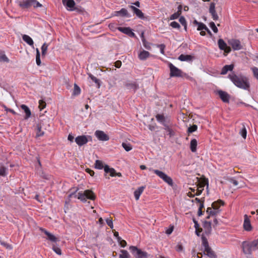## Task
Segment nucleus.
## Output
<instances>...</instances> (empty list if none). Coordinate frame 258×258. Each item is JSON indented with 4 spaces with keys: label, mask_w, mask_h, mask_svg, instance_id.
<instances>
[{
    "label": "nucleus",
    "mask_w": 258,
    "mask_h": 258,
    "mask_svg": "<svg viewBox=\"0 0 258 258\" xmlns=\"http://www.w3.org/2000/svg\"><path fill=\"white\" fill-rule=\"evenodd\" d=\"M228 78L238 88L247 90L250 87L248 79L242 75H237L235 73L229 74Z\"/></svg>",
    "instance_id": "obj_1"
},
{
    "label": "nucleus",
    "mask_w": 258,
    "mask_h": 258,
    "mask_svg": "<svg viewBox=\"0 0 258 258\" xmlns=\"http://www.w3.org/2000/svg\"><path fill=\"white\" fill-rule=\"evenodd\" d=\"M243 252L246 254H251V253L258 249V239L252 241H244L242 243Z\"/></svg>",
    "instance_id": "obj_2"
},
{
    "label": "nucleus",
    "mask_w": 258,
    "mask_h": 258,
    "mask_svg": "<svg viewBox=\"0 0 258 258\" xmlns=\"http://www.w3.org/2000/svg\"><path fill=\"white\" fill-rule=\"evenodd\" d=\"M74 196H75V197H77L78 199L84 203L86 202L87 199L92 200H94L95 199V195L93 191L90 190H85L83 192H79L77 195H75V193H72L69 195V197L72 198Z\"/></svg>",
    "instance_id": "obj_3"
},
{
    "label": "nucleus",
    "mask_w": 258,
    "mask_h": 258,
    "mask_svg": "<svg viewBox=\"0 0 258 258\" xmlns=\"http://www.w3.org/2000/svg\"><path fill=\"white\" fill-rule=\"evenodd\" d=\"M19 6L23 9H27L33 6L34 8L41 7L42 5L37 0H23L18 2Z\"/></svg>",
    "instance_id": "obj_4"
},
{
    "label": "nucleus",
    "mask_w": 258,
    "mask_h": 258,
    "mask_svg": "<svg viewBox=\"0 0 258 258\" xmlns=\"http://www.w3.org/2000/svg\"><path fill=\"white\" fill-rule=\"evenodd\" d=\"M150 170H152L154 173L161 178L164 182L167 183L169 185L173 186V182L172 179L164 172L156 169H150Z\"/></svg>",
    "instance_id": "obj_5"
},
{
    "label": "nucleus",
    "mask_w": 258,
    "mask_h": 258,
    "mask_svg": "<svg viewBox=\"0 0 258 258\" xmlns=\"http://www.w3.org/2000/svg\"><path fill=\"white\" fill-rule=\"evenodd\" d=\"M129 249L136 258H147L149 256L147 252L142 251L136 246H131Z\"/></svg>",
    "instance_id": "obj_6"
},
{
    "label": "nucleus",
    "mask_w": 258,
    "mask_h": 258,
    "mask_svg": "<svg viewBox=\"0 0 258 258\" xmlns=\"http://www.w3.org/2000/svg\"><path fill=\"white\" fill-rule=\"evenodd\" d=\"M168 66L170 69V77H180L182 76L181 70L175 67L172 63L169 62Z\"/></svg>",
    "instance_id": "obj_7"
},
{
    "label": "nucleus",
    "mask_w": 258,
    "mask_h": 258,
    "mask_svg": "<svg viewBox=\"0 0 258 258\" xmlns=\"http://www.w3.org/2000/svg\"><path fill=\"white\" fill-rule=\"evenodd\" d=\"M91 140L92 137L90 136L82 135L77 137L75 139V142L78 146H82Z\"/></svg>",
    "instance_id": "obj_8"
},
{
    "label": "nucleus",
    "mask_w": 258,
    "mask_h": 258,
    "mask_svg": "<svg viewBox=\"0 0 258 258\" xmlns=\"http://www.w3.org/2000/svg\"><path fill=\"white\" fill-rule=\"evenodd\" d=\"M228 43L234 50H239L243 48L240 41L238 39H231L228 40Z\"/></svg>",
    "instance_id": "obj_9"
},
{
    "label": "nucleus",
    "mask_w": 258,
    "mask_h": 258,
    "mask_svg": "<svg viewBox=\"0 0 258 258\" xmlns=\"http://www.w3.org/2000/svg\"><path fill=\"white\" fill-rule=\"evenodd\" d=\"M219 48L221 50H224L226 54L230 53L231 51L230 47L227 46V44L222 39H220L218 41Z\"/></svg>",
    "instance_id": "obj_10"
},
{
    "label": "nucleus",
    "mask_w": 258,
    "mask_h": 258,
    "mask_svg": "<svg viewBox=\"0 0 258 258\" xmlns=\"http://www.w3.org/2000/svg\"><path fill=\"white\" fill-rule=\"evenodd\" d=\"M95 135L97 138L102 141H107L109 140V136L103 131L97 130L95 132Z\"/></svg>",
    "instance_id": "obj_11"
},
{
    "label": "nucleus",
    "mask_w": 258,
    "mask_h": 258,
    "mask_svg": "<svg viewBox=\"0 0 258 258\" xmlns=\"http://www.w3.org/2000/svg\"><path fill=\"white\" fill-rule=\"evenodd\" d=\"M62 3L68 11L74 10L76 4L74 0H62Z\"/></svg>",
    "instance_id": "obj_12"
},
{
    "label": "nucleus",
    "mask_w": 258,
    "mask_h": 258,
    "mask_svg": "<svg viewBox=\"0 0 258 258\" xmlns=\"http://www.w3.org/2000/svg\"><path fill=\"white\" fill-rule=\"evenodd\" d=\"M117 29L122 33L127 35L131 37H135V34L133 32L131 28L130 27H118Z\"/></svg>",
    "instance_id": "obj_13"
},
{
    "label": "nucleus",
    "mask_w": 258,
    "mask_h": 258,
    "mask_svg": "<svg viewBox=\"0 0 258 258\" xmlns=\"http://www.w3.org/2000/svg\"><path fill=\"white\" fill-rule=\"evenodd\" d=\"M209 13L211 14L212 17L214 21H216L219 19V17L215 10V4L214 3L210 4Z\"/></svg>",
    "instance_id": "obj_14"
},
{
    "label": "nucleus",
    "mask_w": 258,
    "mask_h": 258,
    "mask_svg": "<svg viewBox=\"0 0 258 258\" xmlns=\"http://www.w3.org/2000/svg\"><path fill=\"white\" fill-rule=\"evenodd\" d=\"M218 94L224 102L228 103L229 102L230 96L227 92L222 90H219L218 91Z\"/></svg>",
    "instance_id": "obj_15"
},
{
    "label": "nucleus",
    "mask_w": 258,
    "mask_h": 258,
    "mask_svg": "<svg viewBox=\"0 0 258 258\" xmlns=\"http://www.w3.org/2000/svg\"><path fill=\"white\" fill-rule=\"evenodd\" d=\"M243 228L247 231H251L252 229L249 217L247 215H245L244 216Z\"/></svg>",
    "instance_id": "obj_16"
},
{
    "label": "nucleus",
    "mask_w": 258,
    "mask_h": 258,
    "mask_svg": "<svg viewBox=\"0 0 258 258\" xmlns=\"http://www.w3.org/2000/svg\"><path fill=\"white\" fill-rule=\"evenodd\" d=\"M104 170L105 172V176H106L107 173H109L110 176L114 177L115 176V172L116 171L113 168H110L109 166L107 165L104 166Z\"/></svg>",
    "instance_id": "obj_17"
},
{
    "label": "nucleus",
    "mask_w": 258,
    "mask_h": 258,
    "mask_svg": "<svg viewBox=\"0 0 258 258\" xmlns=\"http://www.w3.org/2000/svg\"><path fill=\"white\" fill-rule=\"evenodd\" d=\"M40 230L42 232H43L47 236V238L51 241L52 242H56L57 241V238L52 234L50 233L47 230L44 229L40 228Z\"/></svg>",
    "instance_id": "obj_18"
},
{
    "label": "nucleus",
    "mask_w": 258,
    "mask_h": 258,
    "mask_svg": "<svg viewBox=\"0 0 258 258\" xmlns=\"http://www.w3.org/2000/svg\"><path fill=\"white\" fill-rule=\"evenodd\" d=\"M194 57L191 55L181 54L179 56L178 59L181 61H191Z\"/></svg>",
    "instance_id": "obj_19"
},
{
    "label": "nucleus",
    "mask_w": 258,
    "mask_h": 258,
    "mask_svg": "<svg viewBox=\"0 0 258 258\" xmlns=\"http://www.w3.org/2000/svg\"><path fill=\"white\" fill-rule=\"evenodd\" d=\"M239 127L240 128L239 134L243 139H245L247 136V131L245 124L244 123H241Z\"/></svg>",
    "instance_id": "obj_20"
},
{
    "label": "nucleus",
    "mask_w": 258,
    "mask_h": 258,
    "mask_svg": "<svg viewBox=\"0 0 258 258\" xmlns=\"http://www.w3.org/2000/svg\"><path fill=\"white\" fill-rule=\"evenodd\" d=\"M156 118L159 122L163 124L164 126H166V125H167L166 123V118L163 114H157L156 115Z\"/></svg>",
    "instance_id": "obj_21"
},
{
    "label": "nucleus",
    "mask_w": 258,
    "mask_h": 258,
    "mask_svg": "<svg viewBox=\"0 0 258 258\" xmlns=\"http://www.w3.org/2000/svg\"><path fill=\"white\" fill-rule=\"evenodd\" d=\"M149 56L150 53L144 50L141 51L138 54V57L141 60H146Z\"/></svg>",
    "instance_id": "obj_22"
},
{
    "label": "nucleus",
    "mask_w": 258,
    "mask_h": 258,
    "mask_svg": "<svg viewBox=\"0 0 258 258\" xmlns=\"http://www.w3.org/2000/svg\"><path fill=\"white\" fill-rule=\"evenodd\" d=\"M115 15L120 16L122 17H126L127 18L131 17V15L128 14L126 9L122 8L120 10L115 12Z\"/></svg>",
    "instance_id": "obj_23"
},
{
    "label": "nucleus",
    "mask_w": 258,
    "mask_h": 258,
    "mask_svg": "<svg viewBox=\"0 0 258 258\" xmlns=\"http://www.w3.org/2000/svg\"><path fill=\"white\" fill-rule=\"evenodd\" d=\"M127 89L135 91L138 88V86L135 82H127L125 84Z\"/></svg>",
    "instance_id": "obj_24"
},
{
    "label": "nucleus",
    "mask_w": 258,
    "mask_h": 258,
    "mask_svg": "<svg viewBox=\"0 0 258 258\" xmlns=\"http://www.w3.org/2000/svg\"><path fill=\"white\" fill-rule=\"evenodd\" d=\"M145 186H140L134 191L135 199L137 201L139 199L141 195L143 193Z\"/></svg>",
    "instance_id": "obj_25"
},
{
    "label": "nucleus",
    "mask_w": 258,
    "mask_h": 258,
    "mask_svg": "<svg viewBox=\"0 0 258 258\" xmlns=\"http://www.w3.org/2000/svg\"><path fill=\"white\" fill-rule=\"evenodd\" d=\"M21 108L24 111L26 114L25 119H27L29 118L31 115V112L29 107L26 105L22 104L21 105Z\"/></svg>",
    "instance_id": "obj_26"
},
{
    "label": "nucleus",
    "mask_w": 258,
    "mask_h": 258,
    "mask_svg": "<svg viewBox=\"0 0 258 258\" xmlns=\"http://www.w3.org/2000/svg\"><path fill=\"white\" fill-rule=\"evenodd\" d=\"M234 68L233 64L225 65L222 69L221 74L225 75L228 71H231Z\"/></svg>",
    "instance_id": "obj_27"
},
{
    "label": "nucleus",
    "mask_w": 258,
    "mask_h": 258,
    "mask_svg": "<svg viewBox=\"0 0 258 258\" xmlns=\"http://www.w3.org/2000/svg\"><path fill=\"white\" fill-rule=\"evenodd\" d=\"M194 24L198 26L197 30L198 31H201L203 30H206L207 29V27L206 25L202 22H199L196 20H195L193 22Z\"/></svg>",
    "instance_id": "obj_28"
},
{
    "label": "nucleus",
    "mask_w": 258,
    "mask_h": 258,
    "mask_svg": "<svg viewBox=\"0 0 258 258\" xmlns=\"http://www.w3.org/2000/svg\"><path fill=\"white\" fill-rule=\"evenodd\" d=\"M23 40L30 46H33L34 42L32 39L28 35L24 34L22 36Z\"/></svg>",
    "instance_id": "obj_29"
},
{
    "label": "nucleus",
    "mask_w": 258,
    "mask_h": 258,
    "mask_svg": "<svg viewBox=\"0 0 258 258\" xmlns=\"http://www.w3.org/2000/svg\"><path fill=\"white\" fill-rule=\"evenodd\" d=\"M197 141L196 139H192L190 143V149L192 152H195L197 151Z\"/></svg>",
    "instance_id": "obj_30"
},
{
    "label": "nucleus",
    "mask_w": 258,
    "mask_h": 258,
    "mask_svg": "<svg viewBox=\"0 0 258 258\" xmlns=\"http://www.w3.org/2000/svg\"><path fill=\"white\" fill-rule=\"evenodd\" d=\"M7 168L0 163V176H6L7 175Z\"/></svg>",
    "instance_id": "obj_31"
},
{
    "label": "nucleus",
    "mask_w": 258,
    "mask_h": 258,
    "mask_svg": "<svg viewBox=\"0 0 258 258\" xmlns=\"http://www.w3.org/2000/svg\"><path fill=\"white\" fill-rule=\"evenodd\" d=\"M205 252H206L208 256L210 258H216V255L215 254V252L211 249L210 247L205 250H204Z\"/></svg>",
    "instance_id": "obj_32"
},
{
    "label": "nucleus",
    "mask_w": 258,
    "mask_h": 258,
    "mask_svg": "<svg viewBox=\"0 0 258 258\" xmlns=\"http://www.w3.org/2000/svg\"><path fill=\"white\" fill-rule=\"evenodd\" d=\"M134 14H135L137 16V17H138L139 18L143 20L145 19L144 13L139 9H138L136 12H134Z\"/></svg>",
    "instance_id": "obj_33"
},
{
    "label": "nucleus",
    "mask_w": 258,
    "mask_h": 258,
    "mask_svg": "<svg viewBox=\"0 0 258 258\" xmlns=\"http://www.w3.org/2000/svg\"><path fill=\"white\" fill-rule=\"evenodd\" d=\"M95 167L96 168L98 169H102L104 168V166H103V162L101 161L98 160H97L95 161Z\"/></svg>",
    "instance_id": "obj_34"
},
{
    "label": "nucleus",
    "mask_w": 258,
    "mask_h": 258,
    "mask_svg": "<svg viewBox=\"0 0 258 258\" xmlns=\"http://www.w3.org/2000/svg\"><path fill=\"white\" fill-rule=\"evenodd\" d=\"M220 203L221 205H223L224 203L222 201H219L218 202H215L212 203V206L213 209H215L216 210H219L220 207Z\"/></svg>",
    "instance_id": "obj_35"
},
{
    "label": "nucleus",
    "mask_w": 258,
    "mask_h": 258,
    "mask_svg": "<svg viewBox=\"0 0 258 258\" xmlns=\"http://www.w3.org/2000/svg\"><path fill=\"white\" fill-rule=\"evenodd\" d=\"M203 227L208 232H210L211 230V222L205 221L203 223Z\"/></svg>",
    "instance_id": "obj_36"
},
{
    "label": "nucleus",
    "mask_w": 258,
    "mask_h": 258,
    "mask_svg": "<svg viewBox=\"0 0 258 258\" xmlns=\"http://www.w3.org/2000/svg\"><path fill=\"white\" fill-rule=\"evenodd\" d=\"M80 93H81L80 88L76 84H75L73 95H78L80 94Z\"/></svg>",
    "instance_id": "obj_37"
},
{
    "label": "nucleus",
    "mask_w": 258,
    "mask_h": 258,
    "mask_svg": "<svg viewBox=\"0 0 258 258\" xmlns=\"http://www.w3.org/2000/svg\"><path fill=\"white\" fill-rule=\"evenodd\" d=\"M36 64L39 66L41 64V60H40V54L39 50L38 48H36Z\"/></svg>",
    "instance_id": "obj_38"
},
{
    "label": "nucleus",
    "mask_w": 258,
    "mask_h": 258,
    "mask_svg": "<svg viewBox=\"0 0 258 258\" xmlns=\"http://www.w3.org/2000/svg\"><path fill=\"white\" fill-rule=\"evenodd\" d=\"M121 254H119V258H129L130 255L128 252L125 250H121Z\"/></svg>",
    "instance_id": "obj_39"
},
{
    "label": "nucleus",
    "mask_w": 258,
    "mask_h": 258,
    "mask_svg": "<svg viewBox=\"0 0 258 258\" xmlns=\"http://www.w3.org/2000/svg\"><path fill=\"white\" fill-rule=\"evenodd\" d=\"M122 146L127 152L130 151L132 149V146L130 143H122Z\"/></svg>",
    "instance_id": "obj_40"
},
{
    "label": "nucleus",
    "mask_w": 258,
    "mask_h": 258,
    "mask_svg": "<svg viewBox=\"0 0 258 258\" xmlns=\"http://www.w3.org/2000/svg\"><path fill=\"white\" fill-rule=\"evenodd\" d=\"M89 77L92 80V81L95 82V84H96L98 86V88H99L100 87V81H99V80L97 78H96L95 77H94L93 75H92L91 74H89Z\"/></svg>",
    "instance_id": "obj_41"
},
{
    "label": "nucleus",
    "mask_w": 258,
    "mask_h": 258,
    "mask_svg": "<svg viewBox=\"0 0 258 258\" xmlns=\"http://www.w3.org/2000/svg\"><path fill=\"white\" fill-rule=\"evenodd\" d=\"M48 45L46 43H44L41 46L42 55L44 56L47 52Z\"/></svg>",
    "instance_id": "obj_42"
},
{
    "label": "nucleus",
    "mask_w": 258,
    "mask_h": 258,
    "mask_svg": "<svg viewBox=\"0 0 258 258\" xmlns=\"http://www.w3.org/2000/svg\"><path fill=\"white\" fill-rule=\"evenodd\" d=\"M0 61L8 62L9 61V59L4 53L0 52Z\"/></svg>",
    "instance_id": "obj_43"
},
{
    "label": "nucleus",
    "mask_w": 258,
    "mask_h": 258,
    "mask_svg": "<svg viewBox=\"0 0 258 258\" xmlns=\"http://www.w3.org/2000/svg\"><path fill=\"white\" fill-rule=\"evenodd\" d=\"M142 42L145 48L148 50H150L151 49V43L147 42L145 38L142 39Z\"/></svg>",
    "instance_id": "obj_44"
},
{
    "label": "nucleus",
    "mask_w": 258,
    "mask_h": 258,
    "mask_svg": "<svg viewBox=\"0 0 258 258\" xmlns=\"http://www.w3.org/2000/svg\"><path fill=\"white\" fill-rule=\"evenodd\" d=\"M44 135V132L41 131V127L39 125H37L36 136L40 137Z\"/></svg>",
    "instance_id": "obj_45"
},
{
    "label": "nucleus",
    "mask_w": 258,
    "mask_h": 258,
    "mask_svg": "<svg viewBox=\"0 0 258 258\" xmlns=\"http://www.w3.org/2000/svg\"><path fill=\"white\" fill-rule=\"evenodd\" d=\"M179 21L180 24L184 26V29L186 30V22L184 17L181 16L179 18Z\"/></svg>",
    "instance_id": "obj_46"
},
{
    "label": "nucleus",
    "mask_w": 258,
    "mask_h": 258,
    "mask_svg": "<svg viewBox=\"0 0 258 258\" xmlns=\"http://www.w3.org/2000/svg\"><path fill=\"white\" fill-rule=\"evenodd\" d=\"M165 130H166L168 133V135L170 137H172L175 134L174 131L170 128L168 125H166V126H165Z\"/></svg>",
    "instance_id": "obj_47"
},
{
    "label": "nucleus",
    "mask_w": 258,
    "mask_h": 258,
    "mask_svg": "<svg viewBox=\"0 0 258 258\" xmlns=\"http://www.w3.org/2000/svg\"><path fill=\"white\" fill-rule=\"evenodd\" d=\"M197 128H198L197 125L194 124L192 126H190V127H189L188 128L187 132L188 133H192V132L197 131Z\"/></svg>",
    "instance_id": "obj_48"
},
{
    "label": "nucleus",
    "mask_w": 258,
    "mask_h": 258,
    "mask_svg": "<svg viewBox=\"0 0 258 258\" xmlns=\"http://www.w3.org/2000/svg\"><path fill=\"white\" fill-rule=\"evenodd\" d=\"M202 244L204 247V250L210 248L208 242L205 238H203Z\"/></svg>",
    "instance_id": "obj_49"
},
{
    "label": "nucleus",
    "mask_w": 258,
    "mask_h": 258,
    "mask_svg": "<svg viewBox=\"0 0 258 258\" xmlns=\"http://www.w3.org/2000/svg\"><path fill=\"white\" fill-rule=\"evenodd\" d=\"M53 250L57 254L61 255V250L60 248L57 246L53 245L52 247Z\"/></svg>",
    "instance_id": "obj_50"
},
{
    "label": "nucleus",
    "mask_w": 258,
    "mask_h": 258,
    "mask_svg": "<svg viewBox=\"0 0 258 258\" xmlns=\"http://www.w3.org/2000/svg\"><path fill=\"white\" fill-rule=\"evenodd\" d=\"M46 106V103L43 100H40L39 101V107L40 110H42Z\"/></svg>",
    "instance_id": "obj_51"
},
{
    "label": "nucleus",
    "mask_w": 258,
    "mask_h": 258,
    "mask_svg": "<svg viewBox=\"0 0 258 258\" xmlns=\"http://www.w3.org/2000/svg\"><path fill=\"white\" fill-rule=\"evenodd\" d=\"M170 26L173 28L179 29L180 27V25L176 22L173 21L170 24Z\"/></svg>",
    "instance_id": "obj_52"
},
{
    "label": "nucleus",
    "mask_w": 258,
    "mask_h": 258,
    "mask_svg": "<svg viewBox=\"0 0 258 258\" xmlns=\"http://www.w3.org/2000/svg\"><path fill=\"white\" fill-rule=\"evenodd\" d=\"M210 26L212 28V29L213 30L214 32H215V33L218 32V28H217L215 23L213 22H212L210 23Z\"/></svg>",
    "instance_id": "obj_53"
},
{
    "label": "nucleus",
    "mask_w": 258,
    "mask_h": 258,
    "mask_svg": "<svg viewBox=\"0 0 258 258\" xmlns=\"http://www.w3.org/2000/svg\"><path fill=\"white\" fill-rule=\"evenodd\" d=\"M106 222L108 226H109L111 229H113V225L112 220L109 218H107L106 219Z\"/></svg>",
    "instance_id": "obj_54"
},
{
    "label": "nucleus",
    "mask_w": 258,
    "mask_h": 258,
    "mask_svg": "<svg viewBox=\"0 0 258 258\" xmlns=\"http://www.w3.org/2000/svg\"><path fill=\"white\" fill-rule=\"evenodd\" d=\"M180 15L179 14V13L176 12L170 16V20H172L176 19L179 17Z\"/></svg>",
    "instance_id": "obj_55"
},
{
    "label": "nucleus",
    "mask_w": 258,
    "mask_h": 258,
    "mask_svg": "<svg viewBox=\"0 0 258 258\" xmlns=\"http://www.w3.org/2000/svg\"><path fill=\"white\" fill-rule=\"evenodd\" d=\"M194 222L195 223V228L196 229V233L198 236H199V234H198L199 229L200 228L199 227V225L197 221L194 220Z\"/></svg>",
    "instance_id": "obj_56"
},
{
    "label": "nucleus",
    "mask_w": 258,
    "mask_h": 258,
    "mask_svg": "<svg viewBox=\"0 0 258 258\" xmlns=\"http://www.w3.org/2000/svg\"><path fill=\"white\" fill-rule=\"evenodd\" d=\"M252 70L254 77L258 80V68L253 67L252 68Z\"/></svg>",
    "instance_id": "obj_57"
},
{
    "label": "nucleus",
    "mask_w": 258,
    "mask_h": 258,
    "mask_svg": "<svg viewBox=\"0 0 258 258\" xmlns=\"http://www.w3.org/2000/svg\"><path fill=\"white\" fill-rule=\"evenodd\" d=\"M158 47L159 48L160 52L162 54L164 53V49L165 48V45L163 44H159L158 45Z\"/></svg>",
    "instance_id": "obj_58"
},
{
    "label": "nucleus",
    "mask_w": 258,
    "mask_h": 258,
    "mask_svg": "<svg viewBox=\"0 0 258 258\" xmlns=\"http://www.w3.org/2000/svg\"><path fill=\"white\" fill-rule=\"evenodd\" d=\"M229 181L234 186H237L238 185V182L233 178L230 179Z\"/></svg>",
    "instance_id": "obj_59"
},
{
    "label": "nucleus",
    "mask_w": 258,
    "mask_h": 258,
    "mask_svg": "<svg viewBox=\"0 0 258 258\" xmlns=\"http://www.w3.org/2000/svg\"><path fill=\"white\" fill-rule=\"evenodd\" d=\"M0 243H1V245H3L4 247H6L7 248H10V249L11 248V245H9L7 242L1 241Z\"/></svg>",
    "instance_id": "obj_60"
},
{
    "label": "nucleus",
    "mask_w": 258,
    "mask_h": 258,
    "mask_svg": "<svg viewBox=\"0 0 258 258\" xmlns=\"http://www.w3.org/2000/svg\"><path fill=\"white\" fill-rule=\"evenodd\" d=\"M118 242L122 247H124L126 245V242L121 239V240L118 241Z\"/></svg>",
    "instance_id": "obj_61"
},
{
    "label": "nucleus",
    "mask_w": 258,
    "mask_h": 258,
    "mask_svg": "<svg viewBox=\"0 0 258 258\" xmlns=\"http://www.w3.org/2000/svg\"><path fill=\"white\" fill-rule=\"evenodd\" d=\"M86 171L88 173H89V174L91 176H94V171H93V170H91V169H89V168H87V169H86Z\"/></svg>",
    "instance_id": "obj_62"
},
{
    "label": "nucleus",
    "mask_w": 258,
    "mask_h": 258,
    "mask_svg": "<svg viewBox=\"0 0 258 258\" xmlns=\"http://www.w3.org/2000/svg\"><path fill=\"white\" fill-rule=\"evenodd\" d=\"M219 212V210H216L215 209H212V213H211V216H216V215H217Z\"/></svg>",
    "instance_id": "obj_63"
},
{
    "label": "nucleus",
    "mask_w": 258,
    "mask_h": 258,
    "mask_svg": "<svg viewBox=\"0 0 258 258\" xmlns=\"http://www.w3.org/2000/svg\"><path fill=\"white\" fill-rule=\"evenodd\" d=\"M121 66V62L119 60L116 61L115 63V66L117 68H120Z\"/></svg>",
    "instance_id": "obj_64"
}]
</instances>
